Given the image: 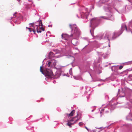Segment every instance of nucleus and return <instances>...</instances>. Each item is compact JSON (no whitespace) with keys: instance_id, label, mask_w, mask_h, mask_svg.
<instances>
[{"instance_id":"obj_19","label":"nucleus","mask_w":132,"mask_h":132,"mask_svg":"<svg viewBox=\"0 0 132 132\" xmlns=\"http://www.w3.org/2000/svg\"><path fill=\"white\" fill-rule=\"evenodd\" d=\"M128 77L129 78H131L132 77V75H130Z\"/></svg>"},{"instance_id":"obj_8","label":"nucleus","mask_w":132,"mask_h":132,"mask_svg":"<svg viewBox=\"0 0 132 132\" xmlns=\"http://www.w3.org/2000/svg\"><path fill=\"white\" fill-rule=\"evenodd\" d=\"M75 112V110H73L71 111V113L69 114H67V115L70 117L72 116L73 115V114Z\"/></svg>"},{"instance_id":"obj_21","label":"nucleus","mask_w":132,"mask_h":132,"mask_svg":"<svg viewBox=\"0 0 132 132\" xmlns=\"http://www.w3.org/2000/svg\"><path fill=\"white\" fill-rule=\"evenodd\" d=\"M1 14H2V12H1ZM2 16V15L1 14L0 15V16Z\"/></svg>"},{"instance_id":"obj_7","label":"nucleus","mask_w":132,"mask_h":132,"mask_svg":"<svg viewBox=\"0 0 132 132\" xmlns=\"http://www.w3.org/2000/svg\"><path fill=\"white\" fill-rule=\"evenodd\" d=\"M55 56V54L52 52H50L49 55V57L50 58H52V57H54Z\"/></svg>"},{"instance_id":"obj_10","label":"nucleus","mask_w":132,"mask_h":132,"mask_svg":"<svg viewBox=\"0 0 132 132\" xmlns=\"http://www.w3.org/2000/svg\"><path fill=\"white\" fill-rule=\"evenodd\" d=\"M51 63L52 62L50 61H48V63L47 64V66H48V67H50Z\"/></svg>"},{"instance_id":"obj_12","label":"nucleus","mask_w":132,"mask_h":132,"mask_svg":"<svg viewBox=\"0 0 132 132\" xmlns=\"http://www.w3.org/2000/svg\"><path fill=\"white\" fill-rule=\"evenodd\" d=\"M79 125L80 126H82L83 125V123L82 122H80L79 123Z\"/></svg>"},{"instance_id":"obj_14","label":"nucleus","mask_w":132,"mask_h":132,"mask_svg":"<svg viewBox=\"0 0 132 132\" xmlns=\"http://www.w3.org/2000/svg\"><path fill=\"white\" fill-rule=\"evenodd\" d=\"M102 2L104 3L105 2H107L108 1V0H102Z\"/></svg>"},{"instance_id":"obj_22","label":"nucleus","mask_w":132,"mask_h":132,"mask_svg":"<svg viewBox=\"0 0 132 132\" xmlns=\"http://www.w3.org/2000/svg\"><path fill=\"white\" fill-rule=\"evenodd\" d=\"M108 39V40H109V39H108V36H107L106 37Z\"/></svg>"},{"instance_id":"obj_11","label":"nucleus","mask_w":132,"mask_h":132,"mask_svg":"<svg viewBox=\"0 0 132 132\" xmlns=\"http://www.w3.org/2000/svg\"><path fill=\"white\" fill-rule=\"evenodd\" d=\"M40 71L42 72V73H43V68L41 66L40 67Z\"/></svg>"},{"instance_id":"obj_26","label":"nucleus","mask_w":132,"mask_h":132,"mask_svg":"<svg viewBox=\"0 0 132 132\" xmlns=\"http://www.w3.org/2000/svg\"><path fill=\"white\" fill-rule=\"evenodd\" d=\"M131 120L132 121V119Z\"/></svg>"},{"instance_id":"obj_15","label":"nucleus","mask_w":132,"mask_h":132,"mask_svg":"<svg viewBox=\"0 0 132 132\" xmlns=\"http://www.w3.org/2000/svg\"><path fill=\"white\" fill-rule=\"evenodd\" d=\"M35 29V28H34V29H32V31L34 33L36 32Z\"/></svg>"},{"instance_id":"obj_25","label":"nucleus","mask_w":132,"mask_h":132,"mask_svg":"<svg viewBox=\"0 0 132 132\" xmlns=\"http://www.w3.org/2000/svg\"><path fill=\"white\" fill-rule=\"evenodd\" d=\"M131 34H132V31H131Z\"/></svg>"},{"instance_id":"obj_2","label":"nucleus","mask_w":132,"mask_h":132,"mask_svg":"<svg viewBox=\"0 0 132 132\" xmlns=\"http://www.w3.org/2000/svg\"><path fill=\"white\" fill-rule=\"evenodd\" d=\"M76 26L74 25L69 24V26L70 28L71 29H73V28L75 27V29L74 30V34H71L70 36H73L76 37H78L80 35V32L79 29L77 27H75Z\"/></svg>"},{"instance_id":"obj_4","label":"nucleus","mask_w":132,"mask_h":132,"mask_svg":"<svg viewBox=\"0 0 132 132\" xmlns=\"http://www.w3.org/2000/svg\"><path fill=\"white\" fill-rule=\"evenodd\" d=\"M79 119L78 118L77 116L73 117L70 120V121L73 124L75 123Z\"/></svg>"},{"instance_id":"obj_6","label":"nucleus","mask_w":132,"mask_h":132,"mask_svg":"<svg viewBox=\"0 0 132 132\" xmlns=\"http://www.w3.org/2000/svg\"><path fill=\"white\" fill-rule=\"evenodd\" d=\"M62 37L65 40H67L69 37V36L67 34L62 35Z\"/></svg>"},{"instance_id":"obj_23","label":"nucleus","mask_w":132,"mask_h":132,"mask_svg":"<svg viewBox=\"0 0 132 132\" xmlns=\"http://www.w3.org/2000/svg\"><path fill=\"white\" fill-rule=\"evenodd\" d=\"M94 19H91V21H92Z\"/></svg>"},{"instance_id":"obj_20","label":"nucleus","mask_w":132,"mask_h":132,"mask_svg":"<svg viewBox=\"0 0 132 132\" xmlns=\"http://www.w3.org/2000/svg\"><path fill=\"white\" fill-rule=\"evenodd\" d=\"M85 128L88 130V128L86 127H85Z\"/></svg>"},{"instance_id":"obj_17","label":"nucleus","mask_w":132,"mask_h":132,"mask_svg":"<svg viewBox=\"0 0 132 132\" xmlns=\"http://www.w3.org/2000/svg\"><path fill=\"white\" fill-rule=\"evenodd\" d=\"M123 66H121L119 67V69L120 70H121L122 69V68H123Z\"/></svg>"},{"instance_id":"obj_3","label":"nucleus","mask_w":132,"mask_h":132,"mask_svg":"<svg viewBox=\"0 0 132 132\" xmlns=\"http://www.w3.org/2000/svg\"><path fill=\"white\" fill-rule=\"evenodd\" d=\"M45 75L49 77H51L53 76V73L52 71L50 70H46L45 72Z\"/></svg>"},{"instance_id":"obj_9","label":"nucleus","mask_w":132,"mask_h":132,"mask_svg":"<svg viewBox=\"0 0 132 132\" xmlns=\"http://www.w3.org/2000/svg\"><path fill=\"white\" fill-rule=\"evenodd\" d=\"M70 121V120L69 121H68V123L67 124V125L70 128L72 127L71 125L73 124Z\"/></svg>"},{"instance_id":"obj_13","label":"nucleus","mask_w":132,"mask_h":132,"mask_svg":"<svg viewBox=\"0 0 132 132\" xmlns=\"http://www.w3.org/2000/svg\"><path fill=\"white\" fill-rule=\"evenodd\" d=\"M26 28L28 29L30 32H31V28H28L27 27H26Z\"/></svg>"},{"instance_id":"obj_16","label":"nucleus","mask_w":132,"mask_h":132,"mask_svg":"<svg viewBox=\"0 0 132 132\" xmlns=\"http://www.w3.org/2000/svg\"><path fill=\"white\" fill-rule=\"evenodd\" d=\"M72 43V44L74 45H76V43H74V40H72V42H71Z\"/></svg>"},{"instance_id":"obj_24","label":"nucleus","mask_w":132,"mask_h":132,"mask_svg":"<svg viewBox=\"0 0 132 132\" xmlns=\"http://www.w3.org/2000/svg\"><path fill=\"white\" fill-rule=\"evenodd\" d=\"M15 14H14V15L15 16Z\"/></svg>"},{"instance_id":"obj_1","label":"nucleus","mask_w":132,"mask_h":132,"mask_svg":"<svg viewBox=\"0 0 132 132\" xmlns=\"http://www.w3.org/2000/svg\"><path fill=\"white\" fill-rule=\"evenodd\" d=\"M37 22L39 23V26L37 25L35 26L34 24L35 23H31L30 25L33 28H35L36 27V29L37 30V32H41L42 30L44 31V28L43 27V24L42 22V21L40 20L38 21Z\"/></svg>"},{"instance_id":"obj_18","label":"nucleus","mask_w":132,"mask_h":132,"mask_svg":"<svg viewBox=\"0 0 132 132\" xmlns=\"http://www.w3.org/2000/svg\"><path fill=\"white\" fill-rule=\"evenodd\" d=\"M124 27L125 28V29H126V31H127V28L126 26V25H125L124 26Z\"/></svg>"},{"instance_id":"obj_5","label":"nucleus","mask_w":132,"mask_h":132,"mask_svg":"<svg viewBox=\"0 0 132 132\" xmlns=\"http://www.w3.org/2000/svg\"><path fill=\"white\" fill-rule=\"evenodd\" d=\"M69 60L71 61V63H73L75 60V57L73 56L70 55H69Z\"/></svg>"}]
</instances>
